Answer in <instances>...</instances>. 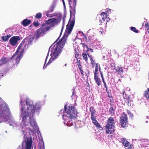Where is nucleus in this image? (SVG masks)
<instances>
[{"label":"nucleus","mask_w":149,"mask_h":149,"mask_svg":"<svg viewBox=\"0 0 149 149\" xmlns=\"http://www.w3.org/2000/svg\"><path fill=\"white\" fill-rule=\"evenodd\" d=\"M63 29V27L62 28V30H61V33L62 31V29Z\"/></svg>","instance_id":"obj_55"},{"label":"nucleus","mask_w":149,"mask_h":149,"mask_svg":"<svg viewBox=\"0 0 149 149\" xmlns=\"http://www.w3.org/2000/svg\"><path fill=\"white\" fill-rule=\"evenodd\" d=\"M50 28L49 26H47L46 24H43L42 26L39 29H37L34 35V37L37 40L42 34L48 31Z\"/></svg>","instance_id":"obj_6"},{"label":"nucleus","mask_w":149,"mask_h":149,"mask_svg":"<svg viewBox=\"0 0 149 149\" xmlns=\"http://www.w3.org/2000/svg\"><path fill=\"white\" fill-rule=\"evenodd\" d=\"M106 11L108 14L111 13V9L109 8H107L106 9Z\"/></svg>","instance_id":"obj_40"},{"label":"nucleus","mask_w":149,"mask_h":149,"mask_svg":"<svg viewBox=\"0 0 149 149\" xmlns=\"http://www.w3.org/2000/svg\"><path fill=\"white\" fill-rule=\"evenodd\" d=\"M144 95L147 98L149 99V88L148 89L147 91H145Z\"/></svg>","instance_id":"obj_23"},{"label":"nucleus","mask_w":149,"mask_h":149,"mask_svg":"<svg viewBox=\"0 0 149 149\" xmlns=\"http://www.w3.org/2000/svg\"><path fill=\"white\" fill-rule=\"evenodd\" d=\"M115 120L113 117H110L107 120L105 126V132L107 134H111L114 132Z\"/></svg>","instance_id":"obj_4"},{"label":"nucleus","mask_w":149,"mask_h":149,"mask_svg":"<svg viewBox=\"0 0 149 149\" xmlns=\"http://www.w3.org/2000/svg\"><path fill=\"white\" fill-rule=\"evenodd\" d=\"M114 70H116V72H118L119 74H121L123 72V70L121 66H118L116 68L115 67Z\"/></svg>","instance_id":"obj_12"},{"label":"nucleus","mask_w":149,"mask_h":149,"mask_svg":"<svg viewBox=\"0 0 149 149\" xmlns=\"http://www.w3.org/2000/svg\"><path fill=\"white\" fill-rule=\"evenodd\" d=\"M115 110L112 107H111L109 109V112L111 116H113L114 115Z\"/></svg>","instance_id":"obj_21"},{"label":"nucleus","mask_w":149,"mask_h":149,"mask_svg":"<svg viewBox=\"0 0 149 149\" xmlns=\"http://www.w3.org/2000/svg\"><path fill=\"white\" fill-rule=\"evenodd\" d=\"M32 144V140L31 137H28L26 142V149H31Z\"/></svg>","instance_id":"obj_10"},{"label":"nucleus","mask_w":149,"mask_h":149,"mask_svg":"<svg viewBox=\"0 0 149 149\" xmlns=\"http://www.w3.org/2000/svg\"><path fill=\"white\" fill-rule=\"evenodd\" d=\"M100 33H101L102 34V32L101 31H100Z\"/></svg>","instance_id":"obj_54"},{"label":"nucleus","mask_w":149,"mask_h":149,"mask_svg":"<svg viewBox=\"0 0 149 149\" xmlns=\"http://www.w3.org/2000/svg\"><path fill=\"white\" fill-rule=\"evenodd\" d=\"M3 112L4 110L2 109V107L1 109L0 108V117L2 116Z\"/></svg>","instance_id":"obj_35"},{"label":"nucleus","mask_w":149,"mask_h":149,"mask_svg":"<svg viewBox=\"0 0 149 149\" xmlns=\"http://www.w3.org/2000/svg\"><path fill=\"white\" fill-rule=\"evenodd\" d=\"M58 0H54V1L53 2H54V3H56V1Z\"/></svg>","instance_id":"obj_53"},{"label":"nucleus","mask_w":149,"mask_h":149,"mask_svg":"<svg viewBox=\"0 0 149 149\" xmlns=\"http://www.w3.org/2000/svg\"><path fill=\"white\" fill-rule=\"evenodd\" d=\"M98 68H95V72L94 73V76H97L98 75Z\"/></svg>","instance_id":"obj_31"},{"label":"nucleus","mask_w":149,"mask_h":149,"mask_svg":"<svg viewBox=\"0 0 149 149\" xmlns=\"http://www.w3.org/2000/svg\"><path fill=\"white\" fill-rule=\"evenodd\" d=\"M79 69L80 70V72L81 74V75L82 76H84V72H83V70L82 69V68H79Z\"/></svg>","instance_id":"obj_39"},{"label":"nucleus","mask_w":149,"mask_h":149,"mask_svg":"<svg viewBox=\"0 0 149 149\" xmlns=\"http://www.w3.org/2000/svg\"><path fill=\"white\" fill-rule=\"evenodd\" d=\"M56 19L54 18L50 19L46 21V22L45 24H46V26H48L47 25L48 24H53L54 22H56Z\"/></svg>","instance_id":"obj_15"},{"label":"nucleus","mask_w":149,"mask_h":149,"mask_svg":"<svg viewBox=\"0 0 149 149\" xmlns=\"http://www.w3.org/2000/svg\"><path fill=\"white\" fill-rule=\"evenodd\" d=\"M94 80L95 82L97 84L98 86H100L101 85V81L99 77L98 76H95L94 77Z\"/></svg>","instance_id":"obj_14"},{"label":"nucleus","mask_w":149,"mask_h":149,"mask_svg":"<svg viewBox=\"0 0 149 149\" xmlns=\"http://www.w3.org/2000/svg\"><path fill=\"white\" fill-rule=\"evenodd\" d=\"M55 6L56 3H54V2H53L49 8V10H48V11H49L51 13L54 10Z\"/></svg>","instance_id":"obj_17"},{"label":"nucleus","mask_w":149,"mask_h":149,"mask_svg":"<svg viewBox=\"0 0 149 149\" xmlns=\"http://www.w3.org/2000/svg\"><path fill=\"white\" fill-rule=\"evenodd\" d=\"M121 141L124 146L126 149H132V147L130 143L125 138L121 139Z\"/></svg>","instance_id":"obj_8"},{"label":"nucleus","mask_w":149,"mask_h":149,"mask_svg":"<svg viewBox=\"0 0 149 149\" xmlns=\"http://www.w3.org/2000/svg\"><path fill=\"white\" fill-rule=\"evenodd\" d=\"M120 123L122 127H125L127 124L128 118L127 115L123 112L120 117Z\"/></svg>","instance_id":"obj_7"},{"label":"nucleus","mask_w":149,"mask_h":149,"mask_svg":"<svg viewBox=\"0 0 149 149\" xmlns=\"http://www.w3.org/2000/svg\"><path fill=\"white\" fill-rule=\"evenodd\" d=\"M42 15L41 13H37L35 16V18L36 19H40L41 18Z\"/></svg>","instance_id":"obj_25"},{"label":"nucleus","mask_w":149,"mask_h":149,"mask_svg":"<svg viewBox=\"0 0 149 149\" xmlns=\"http://www.w3.org/2000/svg\"><path fill=\"white\" fill-rule=\"evenodd\" d=\"M102 79V81L103 83H104V82H106L104 80V78Z\"/></svg>","instance_id":"obj_51"},{"label":"nucleus","mask_w":149,"mask_h":149,"mask_svg":"<svg viewBox=\"0 0 149 149\" xmlns=\"http://www.w3.org/2000/svg\"><path fill=\"white\" fill-rule=\"evenodd\" d=\"M49 13H50V12L49 11L47 10V11L46 13V15L48 17H51L52 16V14H49Z\"/></svg>","instance_id":"obj_33"},{"label":"nucleus","mask_w":149,"mask_h":149,"mask_svg":"<svg viewBox=\"0 0 149 149\" xmlns=\"http://www.w3.org/2000/svg\"><path fill=\"white\" fill-rule=\"evenodd\" d=\"M91 119L92 120V122H93L94 121H97L96 120V116H95L94 115H91Z\"/></svg>","instance_id":"obj_30"},{"label":"nucleus","mask_w":149,"mask_h":149,"mask_svg":"<svg viewBox=\"0 0 149 149\" xmlns=\"http://www.w3.org/2000/svg\"><path fill=\"white\" fill-rule=\"evenodd\" d=\"M95 68H98V63H96V67Z\"/></svg>","instance_id":"obj_52"},{"label":"nucleus","mask_w":149,"mask_h":149,"mask_svg":"<svg viewBox=\"0 0 149 149\" xmlns=\"http://www.w3.org/2000/svg\"><path fill=\"white\" fill-rule=\"evenodd\" d=\"M26 104L27 106V108L25 111H23L25 108L22 107L21 110L22 111L20 115L21 117L22 118V121L24 123L26 121L27 116L29 117V123L33 129V130L29 129V130L31 132H33L37 130L38 126L33 117L35 115V112L38 113L39 112L41 106L39 103H36L35 105H34L32 102L28 99H26Z\"/></svg>","instance_id":"obj_2"},{"label":"nucleus","mask_w":149,"mask_h":149,"mask_svg":"<svg viewBox=\"0 0 149 149\" xmlns=\"http://www.w3.org/2000/svg\"><path fill=\"white\" fill-rule=\"evenodd\" d=\"M2 39L4 41H6L8 40V39L7 38V37H6V36H3L2 37Z\"/></svg>","instance_id":"obj_34"},{"label":"nucleus","mask_w":149,"mask_h":149,"mask_svg":"<svg viewBox=\"0 0 149 149\" xmlns=\"http://www.w3.org/2000/svg\"><path fill=\"white\" fill-rule=\"evenodd\" d=\"M105 20L103 19H102V20L100 19L99 21V24L100 25H102V23L104 22Z\"/></svg>","instance_id":"obj_37"},{"label":"nucleus","mask_w":149,"mask_h":149,"mask_svg":"<svg viewBox=\"0 0 149 149\" xmlns=\"http://www.w3.org/2000/svg\"><path fill=\"white\" fill-rule=\"evenodd\" d=\"M11 36V35H7L6 36V37H7V38H8V39L10 38V37Z\"/></svg>","instance_id":"obj_45"},{"label":"nucleus","mask_w":149,"mask_h":149,"mask_svg":"<svg viewBox=\"0 0 149 149\" xmlns=\"http://www.w3.org/2000/svg\"><path fill=\"white\" fill-rule=\"evenodd\" d=\"M20 38L19 36H14L12 37L10 39L9 42L10 44L13 46L16 45L18 40H20Z\"/></svg>","instance_id":"obj_9"},{"label":"nucleus","mask_w":149,"mask_h":149,"mask_svg":"<svg viewBox=\"0 0 149 149\" xmlns=\"http://www.w3.org/2000/svg\"><path fill=\"white\" fill-rule=\"evenodd\" d=\"M91 61V64L92 65V67H93L94 66V65L95 64V60H93L92 61Z\"/></svg>","instance_id":"obj_41"},{"label":"nucleus","mask_w":149,"mask_h":149,"mask_svg":"<svg viewBox=\"0 0 149 149\" xmlns=\"http://www.w3.org/2000/svg\"><path fill=\"white\" fill-rule=\"evenodd\" d=\"M81 44L84 48L86 46V45L83 43H81Z\"/></svg>","instance_id":"obj_44"},{"label":"nucleus","mask_w":149,"mask_h":149,"mask_svg":"<svg viewBox=\"0 0 149 149\" xmlns=\"http://www.w3.org/2000/svg\"><path fill=\"white\" fill-rule=\"evenodd\" d=\"M38 149H45L44 145L43 142H42L41 143H40Z\"/></svg>","instance_id":"obj_24"},{"label":"nucleus","mask_w":149,"mask_h":149,"mask_svg":"<svg viewBox=\"0 0 149 149\" xmlns=\"http://www.w3.org/2000/svg\"><path fill=\"white\" fill-rule=\"evenodd\" d=\"M7 62L6 58L3 57H2L0 60V66H2V65L4 64Z\"/></svg>","instance_id":"obj_16"},{"label":"nucleus","mask_w":149,"mask_h":149,"mask_svg":"<svg viewBox=\"0 0 149 149\" xmlns=\"http://www.w3.org/2000/svg\"><path fill=\"white\" fill-rule=\"evenodd\" d=\"M85 47H86V48L88 49L87 51H88V49H89L88 47V46H87V45H86V46ZM90 49V50H91V49Z\"/></svg>","instance_id":"obj_50"},{"label":"nucleus","mask_w":149,"mask_h":149,"mask_svg":"<svg viewBox=\"0 0 149 149\" xmlns=\"http://www.w3.org/2000/svg\"><path fill=\"white\" fill-rule=\"evenodd\" d=\"M148 77H149V73L148 74Z\"/></svg>","instance_id":"obj_56"},{"label":"nucleus","mask_w":149,"mask_h":149,"mask_svg":"<svg viewBox=\"0 0 149 149\" xmlns=\"http://www.w3.org/2000/svg\"><path fill=\"white\" fill-rule=\"evenodd\" d=\"M88 57L90 59L91 61H92L93 59V58L91 55L87 54Z\"/></svg>","instance_id":"obj_42"},{"label":"nucleus","mask_w":149,"mask_h":149,"mask_svg":"<svg viewBox=\"0 0 149 149\" xmlns=\"http://www.w3.org/2000/svg\"><path fill=\"white\" fill-rule=\"evenodd\" d=\"M33 24L36 27L38 26L39 25V24L37 21L34 22H33Z\"/></svg>","instance_id":"obj_32"},{"label":"nucleus","mask_w":149,"mask_h":149,"mask_svg":"<svg viewBox=\"0 0 149 149\" xmlns=\"http://www.w3.org/2000/svg\"><path fill=\"white\" fill-rule=\"evenodd\" d=\"M70 7L71 9L70 12V18L65 31V34L59 41L55 45L52 49V52L51 54V57L46 65H45V62L43 68H45L47 65L51 63L58 56L60 53L62 49L63 48L65 44L67 38L69 35L71 33L73 27L74 26L75 22V17L74 13H75V8L76 3H69Z\"/></svg>","instance_id":"obj_1"},{"label":"nucleus","mask_w":149,"mask_h":149,"mask_svg":"<svg viewBox=\"0 0 149 149\" xmlns=\"http://www.w3.org/2000/svg\"><path fill=\"white\" fill-rule=\"evenodd\" d=\"M123 96L124 99H125V98H126L127 97V96H126V95L125 94V91H123Z\"/></svg>","instance_id":"obj_38"},{"label":"nucleus","mask_w":149,"mask_h":149,"mask_svg":"<svg viewBox=\"0 0 149 149\" xmlns=\"http://www.w3.org/2000/svg\"><path fill=\"white\" fill-rule=\"evenodd\" d=\"M145 27L146 28V30L149 33V24L147 22H146L145 24Z\"/></svg>","instance_id":"obj_26"},{"label":"nucleus","mask_w":149,"mask_h":149,"mask_svg":"<svg viewBox=\"0 0 149 149\" xmlns=\"http://www.w3.org/2000/svg\"><path fill=\"white\" fill-rule=\"evenodd\" d=\"M1 122L0 121V123Z\"/></svg>","instance_id":"obj_57"},{"label":"nucleus","mask_w":149,"mask_h":149,"mask_svg":"<svg viewBox=\"0 0 149 149\" xmlns=\"http://www.w3.org/2000/svg\"><path fill=\"white\" fill-rule=\"evenodd\" d=\"M124 100L128 106L131 107L133 106V101L130 97H127L124 99Z\"/></svg>","instance_id":"obj_11"},{"label":"nucleus","mask_w":149,"mask_h":149,"mask_svg":"<svg viewBox=\"0 0 149 149\" xmlns=\"http://www.w3.org/2000/svg\"><path fill=\"white\" fill-rule=\"evenodd\" d=\"M67 105L64 106L65 110L68 114V116L63 115V118L65 120H69L68 119H74L77 117L78 113L75 107L73 106L69 105L67 107Z\"/></svg>","instance_id":"obj_3"},{"label":"nucleus","mask_w":149,"mask_h":149,"mask_svg":"<svg viewBox=\"0 0 149 149\" xmlns=\"http://www.w3.org/2000/svg\"><path fill=\"white\" fill-rule=\"evenodd\" d=\"M100 74H101V77H102V78L103 79V78H104V77H103V74L101 72H100Z\"/></svg>","instance_id":"obj_48"},{"label":"nucleus","mask_w":149,"mask_h":149,"mask_svg":"<svg viewBox=\"0 0 149 149\" xmlns=\"http://www.w3.org/2000/svg\"><path fill=\"white\" fill-rule=\"evenodd\" d=\"M82 55L83 59L87 62L88 61V57L87 54L85 52H83Z\"/></svg>","instance_id":"obj_22"},{"label":"nucleus","mask_w":149,"mask_h":149,"mask_svg":"<svg viewBox=\"0 0 149 149\" xmlns=\"http://www.w3.org/2000/svg\"><path fill=\"white\" fill-rule=\"evenodd\" d=\"M94 125L97 128H102V126L98 123L97 121H94L93 122Z\"/></svg>","instance_id":"obj_20"},{"label":"nucleus","mask_w":149,"mask_h":149,"mask_svg":"<svg viewBox=\"0 0 149 149\" xmlns=\"http://www.w3.org/2000/svg\"><path fill=\"white\" fill-rule=\"evenodd\" d=\"M131 30L135 32L136 33H138L139 32V31L138 30H137L136 28L132 26L131 27Z\"/></svg>","instance_id":"obj_28"},{"label":"nucleus","mask_w":149,"mask_h":149,"mask_svg":"<svg viewBox=\"0 0 149 149\" xmlns=\"http://www.w3.org/2000/svg\"><path fill=\"white\" fill-rule=\"evenodd\" d=\"M75 93V91L74 89H72V95H71V97H72V96H73L74 94Z\"/></svg>","instance_id":"obj_43"},{"label":"nucleus","mask_w":149,"mask_h":149,"mask_svg":"<svg viewBox=\"0 0 149 149\" xmlns=\"http://www.w3.org/2000/svg\"><path fill=\"white\" fill-rule=\"evenodd\" d=\"M90 111L91 112V115H94L96 112L95 110L93 107L91 106L90 108Z\"/></svg>","instance_id":"obj_19"},{"label":"nucleus","mask_w":149,"mask_h":149,"mask_svg":"<svg viewBox=\"0 0 149 149\" xmlns=\"http://www.w3.org/2000/svg\"><path fill=\"white\" fill-rule=\"evenodd\" d=\"M22 43H21L18 47L17 50L11 57V59H15L16 63L18 64L20 61L21 57L23 56L24 49L22 48Z\"/></svg>","instance_id":"obj_5"},{"label":"nucleus","mask_w":149,"mask_h":149,"mask_svg":"<svg viewBox=\"0 0 149 149\" xmlns=\"http://www.w3.org/2000/svg\"><path fill=\"white\" fill-rule=\"evenodd\" d=\"M76 60L77 61V65H78V68H82L80 60H79V59H77Z\"/></svg>","instance_id":"obj_27"},{"label":"nucleus","mask_w":149,"mask_h":149,"mask_svg":"<svg viewBox=\"0 0 149 149\" xmlns=\"http://www.w3.org/2000/svg\"><path fill=\"white\" fill-rule=\"evenodd\" d=\"M31 20L26 19H24L22 22V24L24 26H27L30 24L31 23Z\"/></svg>","instance_id":"obj_13"},{"label":"nucleus","mask_w":149,"mask_h":149,"mask_svg":"<svg viewBox=\"0 0 149 149\" xmlns=\"http://www.w3.org/2000/svg\"><path fill=\"white\" fill-rule=\"evenodd\" d=\"M75 57L76 58V59H79L78 58L79 56V51L76 50H75Z\"/></svg>","instance_id":"obj_29"},{"label":"nucleus","mask_w":149,"mask_h":149,"mask_svg":"<svg viewBox=\"0 0 149 149\" xmlns=\"http://www.w3.org/2000/svg\"><path fill=\"white\" fill-rule=\"evenodd\" d=\"M100 15L102 19H103L104 20H105L107 17V13L104 12L100 14Z\"/></svg>","instance_id":"obj_18"},{"label":"nucleus","mask_w":149,"mask_h":149,"mask_svg":"<svg viewBox=\"0 0 149 149\" xmlns=\"http://www.w3.org/2000/svg\"><path fill=\"white\" fill-rule=\"evenodd\" d=\"M62 0V1L63 3L64 6L65 7V3L64 1V0Z\"/></svg>","instance_id":"obj_46"},{"label":"nucleus","mask_w":149,"mask_h":149,"mask_svg":"<svg viewBox=\"0 0 149 149\" xmlns=\"http://www.w3.org/2000/svg\"><path fill=\"white\" fill-rule=\"evenodd\" d=\"M60 36L59 37L56 39V41L54 42V43L53 44H55L56 42H57L58 39L59 38Z\"/></svg>","instance_id":"obj_49"},{"label":"nucleus","mask_w":149,"mask_h":149,"mask_svg":"<svg viewBox=\"0 0 149 149\" xmlns=\"http://www.w3.org/2000/svg\"><path fill=\"white\" fill-rule=\"evenodd\" d=\"M103 84H104V86L106 88V91H107V93H109V91L108 90V88H107V85H106V82H104V83H103Z\"/></svg>","instance_id":"obj_36"},{"label":"nucleus","mask_w":149,"mask_h":149,"mask_svg":"<svg viewBox=\"0 0 149 149\" xmlns=\"http://www.w3.org/2000/svg\"><path fill=\"white\" fill-rule=\"evenodd\" d=\"M69 124H72V123L70 122V120H69V121L67 122V125H69Z\"/></svg>","instance_id":"obj_47"}]
</instances>
